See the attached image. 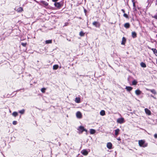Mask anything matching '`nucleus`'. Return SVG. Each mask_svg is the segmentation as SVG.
Returning a JSON list of instances; mask_svg holds the SVG:
<instances>
[{
  "label": "nucleus",
  "instance_id": "33",
  "mask_svg": "<svg viewBox=\"0 0 157 157\" xmlns=\"http://www.w3.org/2000/svg\"><path fill=\"white\" fill-rule=\"evenodd\" d=\"M17 121H13V125H16L17 124Z\"/></svg>",
  "mask_w": 157,
  "mask_h": 157
},
{
  "label": "nucleus",
  "instance_id": "36",
  "mask_svg": "<svg viewBox=\"0 0 157 157\" xmlns=\"http://www.w3.org/2000/svg\"><path fill=\"white\" fill-rule=\"evenodd\" d=\"M154 137L155 138H157V134H155L154 135Z\"/></svg>",
  "mask_w": 157,
  "mask_h": 157
},
{
  "label": "nucleus",
  "instance_id": "8",
  "mask_svg": "<svg viewBox=\"0 0 157 157\" xmlns=\"http://www.w3.org/2000/svg\"><path fill=\"white\" fill-rule=\"evenodd\" d=\"M148 48L151 50L153 52L154 54L156 56H157V50L155 49V48H151L149 47H148Z\"/></svg>",
  "mask_w": 157,
  "mask_h": 157
},
{
  "label": "nucleus",
  "instance_id": "39",
  "mask_svg": "<svg viewBox=\"0 0 157 157\" xmlns=\"http://www.w3.org/2000/svg\"><path fill=\"white\" fill-rule=\"evenodd\" d=\"M117 139L118 140H121V138L120 137H118V138Z\"/></svg>",
  "mask_w": 157,
  "mask_h": 157
},
{
  "label": "nucleus",
  "instance_id": "35",
  "mask_svg": "<svg viewBox=\"0 0 157 157\" xmlns=\"http://www.w3.org/2000/svg\"><path fill=\"white\" fill-rule=\"evenodd\" d=\"M152 17L157 19V14L155 15L154 17Z\"/></svg>",
  "mask_w": 157,
  "mask_h": 157
},
{
  "label": "nucleus",
  "instance_id": "15",
  "mask_svg": "<svg viewBox=\"0 0 157 157\" xmlns=\"http://www.w3.org/2000/svg\"><path fill=\"white\" fill-rule=\"evenodd\" d=\"M132 36L133 38H135L137 36V34L135 32H132Z\"/></svg>",
  "mask_w": 157,
  "mask_h": 157
},
{
  "label": "nucleus",
  "instance_id": "10",
  "mask_svg": "<svg viewBox=\"0 0 157 157\" xmlns=\"http://www.w3.org/2000/svg\"><path fill=\"white\" fill-rule=\"evenodd\" d=\"M55 6L58 8H60L61 6L59 2H55L54 3Z\"/></svg>",
  "mask_w": 157,
  "mask_h": 157
},
{
  "label": "nucleus",
  "instance_id": "41",
  "mask_svg": "<svg viewBox=\"0 0 157 157\" xmlns=\"http://www.w3.org/2000/svg\"><path fill=\"white\" fill-rule=\"evenodd\" d=\"M132 2L133 3V2H135L134 0H132Z\"/></svg>",
  "mask_w": 157,
  "mask_h": 157
},
{
  "label": "nucleus",
  "instance_id": "12",
  "mask_svg": "<svg viewBox=\"0 0 157 157\" xmlns=\"http://www.w3.org/2000/svg\"><path fill=\"white\" fill-rule=\"evenodd\" d=\"M145 111L146 113L147 114H148V115H150L151 114V111H150V110H149L145 108Z\"/></svg>",
  "mask_w": 157,
  "mask_h": 157
},
{
  "label": "nucleus",
  "instance_id": "37",
  "mask_svg": "<svg viewBox=\"0 0 157 157\" xmlns=\"http://www.w3.org/2000/svg\"><path fill=\"white\" fill-rule=\"evenodd\" d=\"M155 7L157 8L156 11H157V0H156V3L155 4Z\"/></svg>",
  "mask_w": 157,
  "mask_h": 157
},
{
  "label": "nucleus",
  "instance_id": "32",
  "mask_svg": "<svg viewBox=\"0 0 157 157\" xmlns=\"http://www.w3.org/2000/svg\"><path fill=\"white\" fill-rule=\"evenodd\" d=\"M123 16L126 18H128V16L126 13H124Z\"/></svg>",
  "mask_w": 157,
  "mask_h": 157
},
{
  "label": "nucleus",
  "instance_id": "18",
  "mask_svg": "<svg viewBox=\"0 0 157 157\" xmlns=\"http://www.w3.org/2000/svg\"><path fill=\"white\" fill-rule=\"evenodd\" d=\"M40 3L43 5H44L45 6H48V3L47 2L44 1H40Z\"/></svg>",
  "mask_w": 157,
  "mask_h": 157
},
{
  "label": "nucleus",
  "instance_id": "13",
  "mask_svg": "<svg viewBox=\"0 0 157 157\" xmlns=\"http://www.w3.org/2000/svg\"><path fill=\"white\" fill-rule=\"evenodd\" d=\"M125 89L127 91H130L132 89V88L131 86H126Z\"/></svg>",
  "mask_w": 157,
  "mask_h": 157
},
{
  "label": "nucleus",
  "instance_id": "42",
  "mask_svg": "<svg viewBox=\"0 0 157 157\" xmlns=\"http://www.w3.org/2000/svg\"><path fill=\"white\" fill-rule=\"evenodd\" d=\"M151 97H152L153 98H155L153 96H151Z\"/></svg>",
  "mask_w": 157,
  "mask_h": 157
},
{
  "label": "nucleus",
  "instance_id": "16",
  "mask_svg": "<svg viewBox=\"0 0 157 157\" xmlns=\"http://www.w3.org/2000/svg\"><path fill=\"white\" fill-rule=\"evenodd\" d=\"M147 90L150 91L151 93L154 94H156V92L154 89H147Z\"/></svg>",
  "mask_w": 157,
  "mask_h": 157
},
{
  "label": "nucleus",
  "instance_id": "19",
  "mask_svg": "<svg viewBox=\"0 0 157 157\" xmlns=\"http://www.w3.org/2000/svg\"><path fill=\"white\" fill-rule=\"evenodd\" d=\"M120 132V130L118 128L115 130V134L116 136H117Z\"/></svg>",
  "mask_w": 157,
  "mask_h": 157
},
{
  "label": "nucleus",
  "instance_id": "11",
  "mask_svg": "<svg viewBox=\"0 0 157 157\" xmlns=\"http://www.w3.org/2000/svg\"><path fill=\"white\" fill-rule=\"evenodd\" d=\"M141 91L139 89H137L135 91V93L137 95H140L141 94Z\"/></svg>",
  "mask_w": 157,
  "mask_h": 157
},
{
  "label": "nucleus",
  "instance_id": "5",
  "mask_svg": "<svg viewBox=\"0 0 157 157\" xmlns=\"http://www.w3.org/2000/svg\"><path fill=\"white\" fill-rule=\"evenodd\" d=\"M93 25L96 27H99L100 25V24L98 22L94 21L93 23Z\"/></svg>",
  "mask_w": 157,
  "mask_h": 157
},
{
  "label": "nucleus",
  "instance_id": "26",
  "mask_svg": "<svg viewBox=\"0 0 157 157\" xmlns=\"http://www.w3.org/2000/svg\"><path fill=\"white\" fill-rule=\"evenodd\" d=\"M137 82L135 80H134L132 82V85H135L137 84Z\"/></svg>",
  "mask_w": 157,
  "mask_h": 157
},
{
  "label": "nucleus",
  "instance_id": "30",
  "mask_svg": "<svg viewBox=\"0 0 157 157\" xmlns=\"http://www.w3.org/2000/svg\"><path fill=\"white\" fill-rule=\"evenodd\" d=\"M46 90V89L45 88H42L41 89V91L43 93H44L45 92V90Z\"/></svg>",
  "mask_w": 157,
  "mask_h": 157
},
{
  "label": "nucleus",
  "instance_id": "20",
  "mask_svg": "<svg viewBox=\"0 0 157 157\" xmlns=\"http://www.w3.org/2000/svg\"><path fill=\"white\" fill-rule=\"evenodd\" d=\"M126 39L124 37H123V38H122V42L121 43V44H122V45L124 44L126 42Z\"/></svg>",
  "mask_w": 157,
  "mask_h": 157
},
{
  "label": "nucleus",
  "instance_id": "14",
  "mask_svg": "<svg viewBox=\"0 0 157 157\" xmlns=\"http://www.w3.org/2000/svg\"><path fill=\"white\" fill-rule=\"evenodd\" d=\"M124 27L126 29L129 28L130 27V24L128 23H125L124 25Z\"/></svg>",
  "mask_w": 157,
  "mask_h": 157
},
{
  "label": "nucleus",
  "instance_id": "38",
  "mask_svg": "<svg viewBox=\"0 0 157 157\" xmlns=\"http://www.w3.org/2000/svg\"><path fill=\"white\" fill-rule=\"evenodd\" d=\"M121 11H122V12H123L124 13H125V11H124V10H123V9H122V10H121Z\"/></svg>",
  "mask_w": 157,
  "mask_h": 157
},
{
  "label": "nucleus",
  "instance_id": "34",
  "mask_svg": "<svg viewBox=\"0 0 157 157\" xmlns=\"http://www.w3.org/2000/svg\"><path fill=\"white\" fill-rule=\"evenodd\" d=\"M26 43H21V45L23 46H25L26 45Z\"/></svg>",
  "mask_w": 157,
  "mask_h": 157
},
{
  "label": "nucleus",
  "instance_id": "31",
  "mask_svg": "<svg viewBox=\"0 0 157 157\" xmlns=\"http://www.w3.org/2000/svg\"><path fill=\"white\" fill-rule=\"evenodd\" d=\"M132 3H133V9L135 10H136V8H135V2H133Z\"/></svg>",
  "mask_w": 157,
  "mask_h": 157
},
{
  "label": "nucleus",
  "instance_id": "1",
  "mask_svg": "<svg viewBox=\"0 0 157 157\" xmlns=\"http://www.w3.org/2000/svg\"><path fill=\"white\" fill-rule=\"evenodd\" d=\"M138 144L140 147H145L147 146L148 144L144 140H139Z\"/></svg>",
  "mask_w": 157,
  "mask_h": 157
},
{
  "label": "nucleus",
  "instance_id": "28",
  "mask_svg": "<svg viewBox=\"0 0 157 157\" xmlns=\"http://www.w3.org/2000/svg\"><path fill=\"white\" fill-rule=\"evenodd\" d=\"M25 111V110L24 109H22L21 110L19 111V112L21 114H23L24 113Z\"/></svg>",
  "mask_w": 157,
  "mask_h": 157
},
{
  "label": "nucleus",
  "instance_id": "25",
  "mask_svg": "<svg viewBox=\"0 0 157 157\" xmlns=\"http://www.w3.org/2000/svg\"><path fill=\"white\" fill-rule=\"evenodd\" d=\"M58 67V65H53V68L54 70H56Z\"/></svg>",
  "mask_w": 157,
  "mask_h": 157
},
{
  "label": "nucleus",
  "instance_id": "2",
  "mask_svg": "<svg viewBox=\"0 0 157 157\" xmlns=\"http://www.w3.org/2000/svg\"><path fill=\"white\" fill-rule=\"evenodd\" d=\"M118 123L121 124L125 122V120L124 118L121 117L120 118L117 119V121Z\"/></svg>",
  "mask_w": 157,
  "mask_h": 157
},
{
  "label": "nucleus",
  "instance_id": "23",
  "mask_svg": "<svg viewBox=\"0 0 157 157\" xmlns=\"http://www.w3.org/2000/svg\"><path fill=\"white\" fill-rule=\"evenodd\" d=\"M45 43L46 44H51L52 43V40H46L45 41Z\"/></svg>",
  "mask_w": 157,
  "mask_h": 157
},
{
  "label": "nucleus",
  "instance_id": "3",
  "mask_svg": "<svg viewBox=\"0 0 157 157\" xmlns=\"http://www.w3.org/2000/svg\"><path fill=\"white\" fill-rule=\"evenodd\" d=\"M78 130L79 131V133H82L84 131H85L86 132L87 131V130L86 129H85L82 126H79L78 128Z\"/></svg>",
  "mask_w": 157,
  "mask_h": 157
},
{
  "label": "nucleus",
  "instance_id": "29",
  "mask_svg": "<svg viewBox=\"0 0 157 157\" xmlns=\"http://www.w3.org/2000/svg\"><path fill=\"white\" fill-rule=\"evenodd\" d=\"M85 33L82 32L81 31L79 33V35L81 36H84Z\"/></svg>",
  "mask_w": 157,
  "mask_h": 157
},
{
  "label": "nucleus",
  "instance_id": "9",
  "mask_svg": "<svg viewBox=\"0 0 157 157\" xmlns=\"http://www.w3.org/2000/svg\"><path fill=\"white\" fill-rule=\"evenodd\" d=\"M82 154L84 155H86L88 154V152L86 149L82 150L81 151Z\"/></svg>",
  "mask_w": 157,
  "mask_h": 157
},
{
  "label": "nucleus",
  "instance_id": "27",
  "mask_svg": "<svg viewBox=\"0 0 157 157\" xmlns=\"http://www.w3.org/2000/svg\"><path fill=\"white\" fill-rule=\"evenodd\" d=\"M12 115L15 117H16L18 115V113H17V112H13V113H12Z\"/></svg>",
  "mask_w": 157,
  "mask_h": 157
},
{
  "label": "nucleus",
  "instance_id": "4",
  "mask_svg": "<svg viewBox=\"0 0 157 157\" xmlns=\"http://www.w3.org/2000/svg\"><path fill=\"white\" fill-rule=\"evenodd\" d=\"M76 117L78 118L81 119L82 117V114L80 111H78L76 114Z\"/></svg>",
  "mask_w": 157,
  "mask_h": 157
},
{
  "label": "nucleus",
  "instance_id": "22",
  "mask_svg": "<svg viewBox=\"0 0 157 157\" xmlns=\"http://www.w3.org/2000/svg\"><path fill=\"white\" fill-rule=\"evenodd\" d=\"M100 114L102 116H104L105 115V112L104 110H101L100 112Z\"/></svg>",
  "mask_w": 157,
  "mask_h": 157
},
{
  "label": "nucleus",
  "instance_id": "17",
  "mask_svg": "<svg viewBox=\"0 0 157 157\" xmlns=\"http://www.w3.org/2000/svg\"><path fill=\"white\" fill-rule=\"evenodd\" d=\"M75 102L77 103H79L80 102V98H76L75 100Z\"/></svg>",
  "mask_w": 157,
  "mask_h": 157
},
{
  "label": "nucleus",
  "instance_id": "21",
  "mask_svg": "<svg viewBox=\"0 0 157 157\" xmlns=\"http://www.w3.org/2000/svg\"><path fill=\"white\" fill-rule=\"evenodd\" d=\"M96 132L95 130L94 129H91L90 130V134H94Z\"/></svg>",
  "mask_w": 157,
  "mask_h": 157
},
{
  "label": "nucleus",
  "instance_id": "40",
  "mask_svg": "<svg viewBox=\"0 0 157 157\" xmlns=\"http://www.w3.org/2000/svg\"><path fill=\"white\" fill-rule=\"evenodd\" d=\"M58 0H52V1L53 2H56V1H57Z\"/></svg>",
  "mask_w": 157,
  "mask_h": 157
},
{
  "label": "nucleus",
  "instance_id": "24",
  "mask_svg": "<svg viewBox=\"0 0 157 157\" xmlns=\"http://www.w3.org/2000/svg\"><path fill=\"white\" fill-rule=\"evenodd\" d=\"M140 65L141 67H146V64L143 62H141L140 63Z\"/></svg>",
  "mask_w": 157,
  "mask_h": 157
},
{
  "label": "nucleus",
  "instance_id": "6",
  "mask_svg": "<svg viewBox=\"0 0 157 157\" xmlns=\"http://www.w3.org/2000/svg\"><path fill=\"white\" fill-rule=\"evenodd\" d=\"M15 10L18 13H21L23 11V8L21 7L17 9L15 8Z\"/></svg>",
  "mask_w": 157,
  "mask_h": 157
},
{
  "label": "nucleus",
  "instance_id": "7",
  "mask_svg": "<svg viewBox=\"0 0 157 157\" xmlns=\"http://www.w3.org/2000/svg\"><path fill=\"white\" fill-rule=\"evenodd\" d=\"M112 144L110 142H108L107 144V147L109 149H111L112 148Z\"/></svg>",
  "mask_w": 157,
  "mask_h": 157
}]
</instances>
